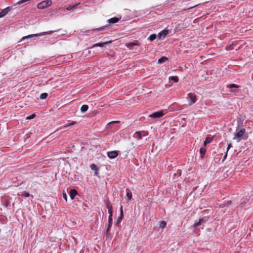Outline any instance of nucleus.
<instances>
[{
	"label": "nucleus",
	"instance_id": "412c9836",
	"mask_svg": "<svg viewBox=\"0 0 253 253\" xmlns=\"http://www.w3.org/2000/svg\"><path fill=\"white\" fill-rule=\"evenodd\" d=\"M169 80H172L175 83L178 82L179 79L177 76H172L169 78Z\"/></svg>",
	"mask_w": 253,
	"mask_h": 253
},
{
	"label": "nucleus",
	"instance_id": "0eeeda50",
	"mask_svg": "<svg viewBox=\"0 0 253 253\" xmlns=\"http://www.w3.org/2000/svg\"><path fill=\"white\" fill-rule=\"evenodd\" d=\"M118 152L117 151H112L107 152V156L110 159H114L118 156Z\"/></svg>",
	"mask_w": 253,
	"mask_h": 253
},
{
	"label": "nucleus",
	"instance_id": "aec40b11",
	"mask_svg": "<svg viewBox=\"0 0 253 253\" xmlns=\"http://www.w3.org/2000/svg\"><path fill=\"white\" fill-rule=\"evenodd\" d=\"M88 109V106L87 105H83L81 108V111L82 112H85Z\"/></svg>",
	"mask_w": 253,
	"mask_h": 253
},
{
	"label": "nucleus",
	"instance_id": "c85d7f7f",
	"mask_svg": "<svg viewBox=\"0 0 253 253\" xmlns=\"http://www.w3.org/2000/svg\"><path fill=\"white\" fill-rule=\"evenodd\" d=\"M202 221H203V219H200L198 222H196L195 223V224H194L195 226V227H198V226L201 225Z\"/></svg>",
	"mask_w": 253,
	"mask_h": 253
},
{
	"label": "nucleus",
	"instance_id": "e433bc0d",
	"mask_svg": "<svg viewBox=\"0 0 253 253\" xmlns=\"http://www.w3.org/2000/svg\"><path fill=\"white\" fill-rule=\"evenodd\" d=\"M63 197L66 201L67 200V195L66 193H64V192H63Z\"/></svg>",
	"mask_w": 253,
	"mask_h": 253
},
{
	"label": "nucleus",
	"instance_id": "f3484780",
	"mask_svg": "<svg viewBox=\"0 0 253 253\" xmlns=\"http://www.w3.org/2000/svg\"><path fill=\"white\" fill-rule=\"evenodd\" d=\"M168 60V58L165 56L161 57L158 61L159 64H162Z\"/></svg>",
	"mask_w": 253,
	"mask_h": 253
},
{
	"label": "nucleus",
	"instance_id": "7c9ffc66",
	"mask_svg": "<svg viewBox=\"0 0 253 253\" xmlns=\"http://www.w3.org/2000/svg\"><path fill=\"white\" fill-rule=\"evenodd\" d=\"M107 28H108L107 26H102V27H100V28L97 29L96 30L97 31H104Z\"/></svg>",
	"mask_w": 253,
	"mask_h": 253
},
{
	"label": "nucleus",
	"instance_id": "c9c22d12",
	"mask_svg": "<svg viewBox=\"0 0 253 253\" xmlns=\"http://www.w3.org/2000/svg\"><path fill=\"white\" fill-rule=\"evenodd\" d=\"M181 174V170L178 169L177 171V173L175 174V175H177L178 176H180Z\"/></svg>",
	"mask_w": 253,
	"mask_h": 253
},
{
	"label": "nucleus",
	"instance_id": "ea45409f",
	"mask_svg": "<svg viewBox=\"0 0 253 253\" xmlns=\"http://www.w3.org/2000/svg\"><path fill=\"white\" fill-rule=\"evenodd\" d=\"M66 9H67V10H70L72 9V6H71V5H69V6H68L66 8Z\"/></svg>",
	"mask_w": 253,
	"mask_h": 253
},
{
	"label": "nucleus",
	"instance_id": "473e14b6",
	"mask_svg": "<svg viewBox=\"0 0 253 253\" xmlns=\"http://www.w3.org/2000/svg\"><path fill=\"white\" fill-rule=\"evenodd\" d=\"M35 115L33 114L31 115L30 116H28L26 118V119L27 120H31V119H34L35 118Z\"/></svg>",
	"mask_w": 253,
	"mask_h": 253
},
{
	"label": "nucleus",
	"instance_id": "6ab92c4d",
	"mask_svg": "<svg viewBox=\"0 0 253 253\" xmlns=\"http://www.w3.org/2000/svg\"><path fill=\"white\" fill-rule=\"evenodd\" d=\"M206 151V150L204 148H201L200 149V153L201 157V158H203L204 157V155H205Z\"/></svg>",
	"mask_w": 253,
	"mask_h": 253
},
{
	"label": "nucleus",
	"instance_id": "58836bf2",
	"mask_svg": "<svg viewBox=\"0 0 253 253\" xmlns=\"http://www.w3.org/2000/svg\"><path fill=\"white\" fill-rule=\"evenodd\" d=\"M78 4H79V3H76V4H73V5H71L72 9H74V8H75L77 6V5Z\"/></svg>",
	"mask_w": 253,
	"mask_h": 253
},
{
	"label": "nucleus",
	"instance_id": "f03ea898",
	"mask_svg": "<svg viewBox=\"0 0 253 253\" xmlns=\"http://www.w3.org/2000/svg\"><path fill=\"white\" fill-rule=\"evenodd\" d=\"M52 1L51 0H45L38 3L37 7L39 9H42L51 5Z\"/></svg>",
	"mask_w": 253,
	"mask_h": 253
},
{
	"label": "nucleus",
	"instance_id": "2f4dec72",
	"mask_svg": "<svg viewBox=\"0 0 253 253\" xmlns=\"http://www.w3.org/2000/svg\"><path fill=\"white\" fill-rule=\"evenodd\" d=\"M23 197H28L30 196L29 193L28 192H24L21 194Z\"/></svg>",
	"mask_w": 253,
	"mask_h": 253
},
{
	"label": "nucleus",
	"instance_id": "a211bd4d",
	"mask_svg": "<svg viewBox=\"0 0 253 253\" xmlns=\"http://www.w3.org/2000/svg\"><path fill=\"white\" fill-rule=\"evenodd\" d=\"M212 139V138L210 137H207L206 138L205 141H204V146H206L207 144L211 143Z\"/></svg>",
	"mask_w": 253,
	"mask_h": 253
},
{
	"label": "nucleus",
	"instance_id": "1a4fd4ad",
	"mask_svg": "<svg viewBox=\"0 0 253 253\" xmlns=\"http://www.w3.org/2000/svg\"><path fill=\"white\" fill-rule=\"evenodd\" d=\"M120 212H121L120 216L117 219L116 223V224L118 226H119V225L121 223V222L123 219V206L122 205H121V207H120Z\"/></svg>",
	"mask_w": 253,
	"mask_h": 253
},
{
	"label": "nucleus",
	"instance_id": "f8f14e48",
	"mask_svg": "<svg viewBox=\"0 0 253 253\" xmlns=\"http://www.w3.org/2000/svg\"><path fill=\"white\" fill-rule=\"evenodd\" d=\"M111 42H112V41H109L104 42H102L95 43L92 45V47H94L96 46L102 47V46H103V45L104 44L110 43Z\"/></svg>",
	"mask_w": 253,
	"mask_h": 253
},
{
	"label": "nucleus",
	"instance_id": "423d86ee",
	"mask_svg": "<svg viewBox=\"0 0 253 253\" xmlns=\"http://www.w3.org/2000/svg\"><path fill=\"white\" fill-rule=\"evenodd\" d=\"M164 115L163 111H159L154 112L149 115V117L153 118H160Z\"/></svg>",
	"mask_w": 253,
	"mask_h": 253
},
{
	"label": "nucleus",
	"instance_id": "4468645a",
	"mask_svg": "<svg viewBox=\"0 0 253 253\" xmlns=\"http://www.w3.org/2000/svg\"><path fill=\"white\" fill-rule=\"evenodd\" d=\"M69 194L71 199L73 200L77 195L78 192L76 189H71Z\"/></svg>",
	"mask_w": 253,
	"mask_h": 253
},
{
	"label": "nucleus",
	"instance_id": "5701e85b",
	"mask_svg": "<svg viewBox=\"0 0 253 253\" xmlns=\"http://www.w3.org/2000/svg\"><path fill=\"white\" fill-rule=\"evenodd\" d=\"M48 94L47 93H42L41 94L40 98L42 100L45 99V98H46Z\"/></svg>",
	"mask_w": 253,
	"mask_h": 253
},
{
	"label": "nucleus",
	"instance_id": "a878e982",
	"mask_svg": "<svg viewBox=\"0 0 253 253\" xmlns=\"http://www.w3.org/2000/svg\"><path fill=\"white\" fill-rule=\"evenodd\" d=\"M167 225V222L165 221H162L160 222V227L161 228H164Z\"/></svg>",
	"mask_w": 253,
	"mask_h": 253
},
{
	"label": "nucleus",
	"instance_id": "9b49d317",
	"mask_svg": "<svg viewBox=\"0 0 253 253\" xmlns=\"http://www.w3.org/2000/svg\"><path fill=\"white\" fill-rule=\"evenodd\" d=\"M11 8L10 7H7L6 8L2 9L0 12V18H1L5 16L8 12L11 10Z\"/></svg>",
	"mask_w": 253,
	"mask_h": 253
},
{
	"label": "nucleus",
	"instance_id": "a19ab883",
	"mask_svg": "<svg viewBox=\"0 0 253 253\" xmlns=\"http://www.w3.org/2000/svg\"><path fill=\"white\" fill-rule=\"evenodd\" d=\"M227 152H226V154H225V156H224V158H223V161H224V160L226 159V157H227Z\"/></svg>",
	"mask_w": 253,
	"mask_h": 253
},
{
	"label": "nucleus",
	"instance_id": "f704fd0d",
	"mask_svg": "<svg viewBox=\"0 0 253 253\" xmlns=\"http://www.w3.org/2000/svg\"><path fill=\"white\" fill-rule=\"evenodd\" d=\"M108 213L109 214V217H111V218H112V216H113V211H112V210H108Z\"/></svg>",
	"mask_w": 253,
	"mask_h": 253
},
{
	"label": "nucleus",
	"instance_id": "c03bdc74",
	"mask_svg": "<svg viewBox=\"0 0 253 253\" xmlns=\"http://www.w3.org/2000/svg\"><path fill=\"white\" fill-rule=\"evenodd\" d=\"M108 56H111L110 54H108ZM113 55H111V56H112Z\"/></svg>",
	"mask_w": 253,
	"mask_h": 253
},
{
	"label": "nucleus",
	"instance_id": "72a5a7b5",
	"mask_svg": "<svg viewBox=\"0 0 253 253\" xmlns=\"http://www.w3.org/2000/svg\"><path fill=\"white\" fill-rule=\"evenodd\" d=\"M126 196L128 198V200H130L132 198V194L130 192H127L126 194Z\"/></svg>",
	"mask_w": 253,
	"mask_h": 253
},
{
	"label": "nucleus",
	"instance_id": "79ce46f5",
	"mask_svg": "<svg viewBox=\"0 0 253 253\" xmlns=\"http://www.w3.org/2000/svg\"><path fill=\"white\" fill-rule=\"evenodd\" d=\"M225 206H226V203L223 204L221 206L222 207H224Z\"/></svg>",
	"mask_w": 253,
	"mask_h": 253
},
{
	"label": "nucleus",
	"instance_id": "cd10ccee",
	"mask_svg": "<svg viewBox=\"0 0 253 253\" xmlns=\"http://www.w3.org/2000/svg\"><path fill=\"white\" fill-rule=\"evenodd\" d=\"M106 208L108 209V210H112V206L108 201L106 202Z\"/></svg>",
	"mask_w": 253,
	"mask_h": 253
},
{
	"label": "nucleus",
	"instance_id": "4c0bfd02",
	"mask_svg": "<svg viewBox=\"0 0 253 253\" xmlns=\"http://www.w3.org/2000/svg\"><path fill=\"white\" fill-rule=\"evenodd\" d=\"M232 144L231 143H228V146H227V152H228V150L230 149V148L232 147Z\"/></svg>",
	"mask_w": 253,
	"mask_h": 253
},
{
	"label": "nucleus",
	"instance_id": "dca6fc26",
	"mask_svg": "<svg viewBox=\"0 0 253 253\" xmlns=\"http://www.w3.org/2000/svg\"><path fill=\"white\" fill-rule=\"evenodd\" d=\"M138 45H139V44H138V42H127L126 44V46L127 47L129 48L130 49H131V47L133 46Z\"/></svg>",
	"mask_w": 253,
	"mask_h": 253
},
{
	"label": "nucleus",
	"instance_id": "37998d69",
	"mask_svg": "<svg viewBox=\"0 0 253 253\" xmlns=\"http://www.w3.org/2000/svg\"><path fill=\"white\" fill-rule=\"evenodd\" d=\"M227 203L228 204H230L231 203V201H227Z\"/></svg>",
	"mask_w": 253,
	"mask_h": 253
},
{
	"label": "nucleus",
	"instance_id": "6e6552de",
	"mask_svg": "<svg viewBox=\"0 0 253 253\" xmlns=\"http://www.w3.org/2000/svg\"><path fill=\"white\" fill-rule=\"evenodd\" d=\"M90 168L92 170H94V175L96 176L100 177V176L98 175L99 169L98 168L97 166L94 164H92L90 165Z\"/></svg>",
	"mask_w": 253,
	"mask_h": 253
},
{
	"label": "nucleus",
	"instance_id": "9d476101",
	"mask_svg": "<svg viewBox=\"0 0 253 253\" xmlns=\"http://www.w3.org/2000/svg\"><path fill=\"white\" fill-rule=\"evenodd\" d=\"M121 19V16H120L119 17H114L109 19L108 20V22L109 24H115L117 23Z\"/></svg>",
	"mask_w": 253,
	"mask_h": 253
},
{
	"label": "nucleus",
	"instance_id": "2eb2a0df",
	"mask_svg": "<svg viewBox=\"0 0 253 253\" xmlns=\"http://www.w3.org/2000/svg\"><path fill=\"white\" fill-rule=\"evenodd\" d=\"M112 221L113 219L111 217H108V228L106 231V234H108L109 233V231L112 226Z\"/></svg>",
	"mask_w": 253,
	"mask_h": 253
},
{
	"label": "nucleus",
	"instance_id": "b1692460",
	"mask_svg": "<svg viewBox=\"0 0 253 253\" xmlns=\"http://www.w3.org/2000/svg\"><path fill=\"white\" fill-rule=\"evenodd\" d=\"M198 4H196V5H194V6H191V7H189V8H184V9H183L182 10L179 11H177V13H179V12H180V13H181V12H183V11H186V10H189V9H192V8H194V7H196V6H198Z\"/></svg>",
	"mask_w": 253,
	"mask_h": 253
},
{
	"label": "nucleus",
	"instance_id": "bb28decb",
	"mask_svg": "<svg viewBox=\"0 0 253 253\" xmlns=\"http://www.w3.org/2000/svg\"><path fill=\"white\" fill-rule=\"evenodd\" d=\"M115 123H120V121H112V122H111L110 123H109L108 124H107V127L108 128L110 127H111V125L113 124H115Z\"/></svg>",
	"mask_w": 253,
	"mask_h": 253
},
{
	"label": "nucleus",
	"instance_id": "c756f323",
	"mask_svg": "<svg viewBox=\"0 0 253 253\" xmlns=\"http://www.w3.org/2000/svg\"><path fill=\"white\" fill-rule=\"evenodd\" d=\"M76 124H77V122H75V121H73L71 123L68 124V125L64 126L63 127H67V126H74V125H75Z\"/></svg>",
	"mask_w": 253,
	"mask_h": 253
},
{
	"label": "nucleus",
	"instance_id": "7ed1b4c3",
	"mask_svg": "<svg viewBox=\"0 0 253 253\" xmlns=\"http://www.w3.org/2000/svg\"><path fill=\"white\" fill-rule=\"evenodd\" d=\"M59 30H55V31H50L48 32H42V33H41L37 34L29 35L28 36H25V37H23L22 40H25V39H29L30 38H32V37H38L39 36H42V35H46V34H51L53 32L58 31Z\"/></svg>",
	"mask_w": 253,
	"mask_h": 253
},
{
	"label": "nucleus",
	"instance_id": "20e7f679",
	"mask_svg": "<svg viewBox=\"0 0 253 253\" xmlns=\"http://www.w3.org/2000/svg\"><path fill=\"white\" fill-rule=\"evenodd\" d=\"M148 135V132L147 131H136L133 135V136L139 140L142 139V136H146Z\"/></svg>",
	"mask_w": 253,
	"mask_h": 253
},
{
	"label": "nucleus",
	"instance_id": "4be33fe9",
	"mask_svg": "<svg viewBox=\"0 0 253 253\" xmlns=\"http://www.w3.org/2000/svg\"><path fill=\"white\" fill-rule=\"evenodd\" d=\"M227 87L229 88H238L239 86L236 84H229L227 85Z\"/></svg>",
	"mask_w": 253,
	"mask_h": 253
},
{
	"label": "nucleus",
	"instance_id": "f257e3e1",
	"mask_svg": "<svg viewBox=\"0 0 253 253\" xmlns=\"http://www.w3.org/2000/svg\"><path fill=\"white\" fill-rule=\"evenodd\" d=\"M248 137V134L246 133V129L243 128L239 132L235 133L233 139H235L237 142H239L242 139L247 140Z\"/></svg>",
	"mask_w": 253,
	"mask_h": 253
},
{
	"label": "nucleus",
	"instance_id": "393cba45",
	"mask_svg": "<svg viewBox=\"0 0 253 253\" xmlns=\"http://www.w3.org/2000/svg\"><path fill=\"white\" fill-rule=\"evenodd\" d=\"M156 37H157L156 35V34H153L149 36V37L148 39H149L150 41H154V40H155V39H156Z\"/></svg>",
	"mask_w": 253,
	"mask_h": 253
},
{
	"label": "nucleus",
	"instance_id": "39448f33",
	"mask_svg": "<svg viewBox=\"0 0 253 253\" xmlns=\"http://www.w3.org/2000/svg\"><path fill=\"white\" fill-rule=\"evenodd\" d=\"M188 99L190 100L189 102V105H192L197 101L196 95L192 93H189L188 94Z\"/></svg>",
	"mask_w": 253,
	"mask_h": 253
},
{
	"label": "nucleus",
	"instance_id": "ddd939ff",
	"mask_svg": "<svg viewBox=\"0 0 253 253\" xmlns=\"http://www.w3.org/2000/svg\"><path fill=\"white\" fill-rule=\"evenodd\" d=\"M169 32L167 30H164L160 32L158 34L159 38H161L162 37L165 38L166 36L168 34Z\"/></svg>",
	"mask_w": 253,
	"mask_h": 253
}]
</instances>
